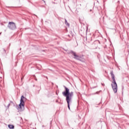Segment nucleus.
Listing matches in <instances>:
<instances>
[{"instance_id": "1", "label": "nucleus", "mask_w": 129, "mask_h": 129, "mask_svg": "<svg viewBox=\"0 0 129 129\" xmlns=\"http://www.w3.org/2000/svg\"><path fill=\"white\" fill-rule=\"evenodd\" d=\"M64 88L66 91L62 92V95L66 97V100L68 103V108L70 110V103L72 101V96L74 95V93L73 92H70L69 89L67 87H65Z\"/></svg>"}, {"instance_id": "2", "label": "nucleus", "mask_w": 129, "mask_h": 129, "mask_svg": "<svg viewBox=\"0 0 129 129\" xmlns=\"http://www.w3.org/2000/svg\"><path fill=\"white\" fill-rule=\"evenodd\" d=\"M110 74L112 77V79L113 80V82L111 84L112 88L114 93H116V92H117V84L115 82V78H114V75L113 74V72H111Z\"/></svg>"}, {"instance_id": "3", "label": "nucleus", "mask_w": 129, "mask_h": 129, "mask_svg": "<svg viewBox=\"0 0 129 129\" xmlns=\"http://www.w3.org/2000/svg\"><path fill=\"white\" fill-rule=\"evenodd\" d=\"M26 98L24 96H22L20 100V103L19 104V108L20 110H24L25 109V100H26Z\"/></svg>"}, {"instance_id": "4", "label": "nucleus", "mask_w": 129, "mask_h": 129, "mask_svg": "<svg viewBox=\"0 0 129 129\" xmlns=\"http://www.w3.org/2000/svg\"><path fill=\"white\" fill-rule=\"evenodd\" d=\"M8 28L11 30H15V29H17L16 24L14 22H9L8 24Z\"/></svg>"}, {"instance_id": "5", "label": "nucleus", "mask_w": 129, "mask_h": 129, "mask_svg": "<svg viewBox=\"0 0 129 129\" xmlns=\"http://www.w3.org/2000/svg\"><path fill=\"white\" fill-rule=\"evenodd\" d=\"M72 55L74 56V58L77 59V60H79L80 57L78 55H77L76 53L72 52Z\"/></svg>"}, {"instance_id": "6", "label": "nucleus", "mask_w": 129, "mask_h": 129, "mask_svg": "<svg viewBox=\"0 0 129 129\" xmlns=\"http://www.w3.org/2000/svg\"><path fill=\"white\" fill-rule=\"evenodd\" d=\"M8 127H9V128H11V129H14L15 128V126H14V125L9 124L8 125Z\"/></svg>"}]
</instances>
